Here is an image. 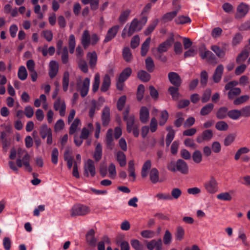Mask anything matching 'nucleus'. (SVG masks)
I'll list each match as a JSON object with an SVG mask.
<instances>
[{
  "instance_id": "393cba45",
  "label": "nucleus",
  "mask_w": 250,
  "mask_h": 250,
  "mask_svg": "<svg viewBox=\"0 0 250 250\" xmlns=\"http://www.w3.org/2000/svg\"><path fill=\"white\" fill-rule=\"evenodd\" d=\"M89 58V64L91 68H94L96 65L97 61V55L95 51L89 52L87 55Z\"/></svg>"
},
{
  "instance_id": "9b49d317",
  "label": "nucleus",
  "mask_w": 250,
  "mask_h": 250,
  "mask_svg": "<svg viewBox=\"0 0 250 250\" xmlns=\"http://www.w3.org/2000/svg\"><path fill=\"white\" fill-rule=\"evenodd\" d=\"M213 133L211 130L207 129L204 130L200 135L197 137V142L200 144L204 141H209L213 137Z\"/></svg>"
},
{
  "instance_id": "de8ad7c7",
  "label": "nucleus",
  "mask_w": 250,
  "mask_h": 250,
  "mask_svg": "<svg viewBox=\"0 0 250 250\" xmlns=\"http://www.w3.org/2000/svg\"><path fill=\"white\" fill-rule=\"evenodd\" d=\"M81 124L79 119L76 118L72 123L70 128L69 133L70 135L73 134L76 131L78 125Z\"/></svg>"
},
{
  "instance_id": "7ed1b4c3",
  "label": "nucleus",
  "mask_w": 250,
  "mask_h": 250,
  "mask_svg": "<svg viewBox=\"0 0 250 250\" xmlns=\"http://www.w3.org/2000/svg\"><path fill=\"white\" fill-rule=\"evenodd\" d=\"M167 169L172 172L178 171L183 174L188 173V166L186 162L182 159H179L176 162L173 161L167 166Z\"/></svg>"
},
{
  "instance_id": "e2e57ef3",
  "label": "nucleus",
  "mask_w": 250,
  "mask_h": 250,
  "mask_svg": "<svg viewBox=\"0 0 250 250\" xmlns=\"http://www.w3.org/2000/svg\"><path fill=\"white\" fill-rule=\"evenodd\" d=\"M140 37L139 35H136L133 37L130 42V46L131 48L135 49L139 45Z\"/></svg>"
},
{
  "instance_id": "a19ab883",
  "label": "nucleus",
  "mask_w": 250,
  "mask_h": 250,
  "mask_svg": "<svg viewBox=\"0 0 250 250\" xmlns=\"http://www.w3.org/2000/svg\"><path fill=\"white\" fill-rule=\"evenodd\" d=\"M18 76V78L22 81H24L27 78V72L24 66H21L19 67Z\"/></svg>"
},
{
  "instance_id": "2eb2a0df",
  "label": "nucleus",
  "mask_w": 250,
  "mask_h": 250,
  "mask_svg": "<svg viewBox=\"0 0 250 250\" xmlns=\"http://www.w3.org/2000/svg\"><path fill=\"white\" fill-rule=\"evenodd\" d=\"M168 78L170 83L176 87H179L182 83L180 76L176 72H171L168 74Z\"/></svg>"
},
{
  "instance_id": "5fc2aeb1",
  "label": "nucleus",
  "mask_w": 250,
  "mask_h": 250,
  "mask_svg": "<svg viewBox=\"0 0 250 250\" xmlns=\"http://www.w3.org/2000/svg\"><path fill=\"white\" fill-rule=\"evenodd\" d=\"M172 240V234L168 230H166L163 237V242L166 245H169Z\"/></svg>"
},
{
  "instance_id": "423d86ee",
  "label": "nucleus",
  "mask_w": 250,
  "mask_h": 250,
  "mask_svg": "<svg viewBox=\"0 0 250 250\" xmlns=\"http://www.w3.org/2000/svg\"><path fill=\"white\" fill-rule=\"evenodd\" d=\"M238 84V82L236 81H231L225 85V89L226 90H229L228 92L229 99H233L237 96L240 95L241 90L239 87H234Z\"/></svg>"
},
{
  "instance_id": "9d476101",
  "label": "nucleus",
  "mask_w": 250,
  "mask_h": 250,
  "mask_svg": "<svg viewBox=\"0 0 250 250\" xmlns=\"http://www.w3.org/2000/svg\"><path fill=\"white\" fill-rule=\"evenodd\" d=\"M54 108L56 111H59L61 116L63 117L65 115L66 105L64 100H62L58 97L54 103Z\"/></svg>"
},
{
  "instance_id": "bf43d9fd",
  "label": "nucleus",
  "mask_w": 250,
  "mask_h": 250,
  "mask_svg": "<svg viewBox=\"0 0 250 250\" xmlns=\"http://www.w3.org/2000/svg\"><path fill=\"white\" fill-rule=\"evenodd\" d=\"M62 61L63 63L66 64L68 62V52L67 46H64L62 53Z\"/></svg>"
},
{
  "instance_id": "13d9d810",
  "label": "nucleus",
  "mask_w": 250,
  "mask_h": 250,
  "mask_svg": "<svg viewBox=\"0 0 250 250\" xmlns=\"http://www.w3.org/2000/svg\"><path fill=\"white\" fill-rule=\"evenodd\" d=\"M207 61L210 63L215 64L217 63L215 55L209 50H207Z\"/></svg>"
},
{
  "instance_id": "f03ea898",
  "label": "nucleus",
  "mask_w": 250,
  "mask_h": 250,
  "mask_svg": "<svg viewBox=\"0 0 250 250\" xmlns=\"http://www.w3.org/2000/svg\"><path fill=\"white\" fill-rule=\"evenodd\" d=\"M100 37L97 34L94 33L91 36L88 30H85L82 35L81 42L83 48L86 49L89 45H95L100 41Z\"/></svg>"
},
{
  "instance_id": "37998d69",
  "label": "nucleus",
  "mask_w": 250,
  "mask_h": 250,
  "mask_svg": "<svg viewBox=\"0 0 250 250\" xmlns=\"http://www.w3.org/2000/svg\"><path fill=\"white\" fill-rule=\"evenodd\" d=\"M210 49L216 54L219 58L224 57L225 52L220 47L217 45H213L210 47Z\"/></svg>"
},
{
  "instance_id": "412c9836",
  "label": "nucleus",
  "mask_w": 250,
  "mask_h": 250,
  "mask_svg": "<svg viewBox=\"0 0 250 250\" xmlns=\"http://www.w3.org/2000/svg\"><path fill=\"white\" fill-rule=\"evenodd\" d=\"M149 179L151 182L155 184L159 181V172L158 169L155 168H152L149 172Z\"/></svg>"
},
{
  "instance_id": "774afa93",
  "label": "nucleus",
  "mask_w": 250,
  "mask_h": 250,
  "mask_svg": "<svg viewBox=\"0 0 250 250\" xmlns=\"http://www.w3.org/2000/svg\"><path fill=\"white\" fill-rule=\"evenodd\" d=\"M192 158L194 162L199 163L201 162L202 156L201 152L199 150H196L192 155Z\"/></svg>"
},
{
  "instance_id": "6e6d98bb",
  "label": "nucleus",
  "mask_w": 250,
  "mask_h": 250,
  "mask_svg": "<svg viewBox=\"0 0 250 250\" xmlns=\"http://www.w3.org/2000/svg\"><path fill=\"white\" fill-rule=\"evenodd\" d=\"M215 128L219 131H226L228 130L229 125L224 121H219L216 123Z\"/></svg>"
},
{
  "instance_id": "5701e85b",
  "label": "nucleus",
  "mask_w": 250,
  "mask_h": 250,
  "mask_svg": "<svg viewBox=\"0 0 250 250\" xmlns=\"http://www.w3.org/2000/svg\"><path fill=\"white\" fill-rule=\"evenodd\" d=\"M151 165V161L150 160H147L144 162L142 167V177H146L148 175Z\"/></svg>"
},
{
  "instance_id": "6e6552de",
  "label": "nucleus",
  "mask_w": 250,
  "mask_h": 250,
  "mask_svg": "<svg viewBox=\"0 0 250 250\" xmlns=\"http://www.w3.org/2000/svg\"><path fill=\"white\" fill-rule=\"evenodd\" d=\"M89 84L90 79L88 78L84 79L83 82L82 84H81V78L77 79V88L78 90L80 91V94L82 97H84L87 94L89 90Z\"/></svg>"
},
{
  "instance_id": "b1692460",
  "label": "nucleus",
  "mask_w": 250,
  "mask_h": 250,
  "mask_svg": "<svg viewBox=\"0 0 250 250\" xmlns=\"http://www.w3.org/2000/svg\"><path fill=\"white\" fill-rule=\"evenodd\" d=\"M214 105L212 103H209L204 105L200 110V113L202 116H207L209 114L214 108Z\"/></svg>"
},
{
  "instance_id": "4be33fe9",
  "label": "nucleus",
  "mask_w": 250,
  "mask_h": 250,
  "mask_svg": "<svg viewBox=\"0 0 250 250\" xmlns=\"http://www.w3.org/2000/svg\"><path fill=\"white\" fill-rule=\"evenodd\" d=\"M167 130L168 131L166 136V144L167 146H168L173 140L175 136V131L170 126L167 127Z\"/></svg>"
},
{
  "instance_id": "3c124183",
  "label": "nucleus",
  "mask_w": 250,
  "mask_h": 250,
  "mask_svg": "<svg viewBox=\"0 0 250 250\" xmlns=\"http://www.w3.org/2000/svg\"><path fill=\"white\" fill-rule=\"evenodd\" d=\"M100 83V76L99 73H97L95 74L94 77V81L92 85V91L93 92H96L99 87Z\"/></svg>"
},
{
  "instance_id": "052dcab7",
  "label": "nucleus",
  "mask_w": 250,
  "mask_h": 250,
  "mask_svg": "<svg viewBox=\"0 0 250 250\" xmlns=\"http://www.w3.org/2000/svg\"><path fill=\"white\" fill-rule=\"evenodd\" d=\"M126 100V97L125 95L121 96L118 100L117 103V107L119 111L123 110Z\"/></svg>"
},
{
  "instance_id": "ea45409f",
  "label": "nucleus",
  "mask_w": 250,
  "mask_h": 250,
  "mask_svg": "<svg viewBox=\"0 0 250 250\" xmlns=\"http://www.w3.org/2000/svg\"><path fill=\"white\" fill-rule=\"evenodd\" d=\"M69 82V75L68 72H65L63 75L62 79V88L64 91H66Z\"/></svg>"
},
{
  "instance_id": "338daca9",
  "label": "nucleus",
  "mask_w": 250,
  "mask_h": 250,
  "mask_svg": "<svg viewBox=\"0 0 250 250\" xmlns=\"http://www.w3.org/2000/svg\"><path fill=\"white\" fill-rule=\"evenodd\" d=\"M211 91L210 89H207L202 96L201 101L203 103L208 102L210 98Z\"/></svg>"
},
{
  "instance_id": "f3484780",
  "label": "nucleus",
  "mask_w": 250,
  "mask_h": 250,
  "mask_svg": "<svg viewBox=\"0 0 250 250\" xmlns=\"http://www.w3.org/2000/svg\"><path fill=\"white\" fill-rule=\"evenodd\" d=\"M224 66L222 64H219L217 66L212 76L214 83H218L221 81Z\"/></svg>"
},
{
  "instance_id": "c85d7f7f",
  "label": "nucleus",
  "mask_w": 250,
  "mask_h": 250,
  "mask_svg": "<svg viewBox=\"0 0 250 250\" xmlns=\"http://www.w3.org/2000/svg\"><path fill=\"white\" fill-rule=\"evenodd\" d=\"M116 158L121 167H124L126 165V156L123 152L121 151H118L116 153Z\"/></svg>"
},
{
  "instance_id": "72a5a7b5",
  "label": "nucleus",
  "mask_w": 250,
  "mask_h": 250,
  "mask_svg": "<svg viewBox=\"0 0 250 250\" xmlns=\"http://www.w3.org/2000/svg\"><path fill=\"white\" fill-rule=\"evenodd\" d=\"M228 116L232 120H237L241 116L240 110L233 109L228 111Z\"/></svg>"
},
{
  "instance_id": "aec40b11",
  "label": "nucleus",
  "mask_w": 250,
  "mask_h": 250,
  "mask_svg": "<svg viewBox=\"0 0 250 250\" xmlns=\"http://www.w3.org/2000/svg\"><path fill=\"white\" fill-rule=\"evenodd\" d=\"M122 56L125 62H131L133 56L130 49L127 47H124L122 51Z\"/></svg>"
},
{
  "instance_id": "39448f33",
  "label": "nucleus",
  "mask_w": 250,
  "mask_h": 250,
  "mask_svg": "<svg viewBox=\"0 0 250 250\" xmlns=\"http://www.w3.org/2000/svg\"><path fill=\"white\" fill-rule=\"evenodd\" d=\"M90 208L83 204H76L73 206L70 211L72 217L84 216L90 212Z\"/></svg>"
},
{
  "instance_id": "c03bdc74",
  "label": "nucleus",
  "mask_w": 250,
  "mask_h": 250,
  "mask_svg": "<svg viewBox=\"0 0 250 250\" xmlns=\"http://www.w3.org/2000/svg\"><path fill=\"white\" fill-rule=\"evenodd\" d=\"M190 19L188 16H179L177 17L175 20V23L177 24H184L191 22Z\"/></svg>"
},
{
  "instance_id": "f8f14e48",
  "label": "nucleus",
  "mask_w": 250,
  "mask_h": 250,
  "mask_svg": "<svg viewBox=\"0 0 250 250\" xmlns=\"http://www.w3.org/2000/svg\"><path fill=\"white\" fill-rule=\"evenodd\" d=\"M249 11L248 6L243 3H241L237 7V12L235 15V18L239 19L244 17Z\"/></svg>"
},
{
  "instance_id": "e433bc0d",
  "label": "nucleus",
  "mask_w": 250,
  "mask_h": 250,
  "mask_svg": "<svg viewBox=\"0 0 250 250\" xmlns=\"http://www.w3.org/2000/svg\"><path fill=\"white\" fill-rule=\"evenodd\" d=\"M82 2L85 5L89 3L92 10H96L99 7V0H82Z\"/></svg>"
},
{
  "instance_id": "4c0bfd02",
  "label": "nucleus",
  "mask_w": 250,
  "mask_h": 250,
  "mask_svg": "<svg viewBox=\"0 0 250 250\" xmlns=\"http://www.w3.org/2000/svg\"><path fill=\"white\" fill-rule=\"evenodd\" d=\"M145 66L146 69L149 72H152L154 69V63L152 59L149 57H147L145 60Z\"/></svg>"
},
{
  "instance_id": "4468645a",
  "label": "nucleus",
  "mask_w": 250,
  "mask_h": 250,
  "mask_svg": "<svg viewBox=\"0 0 250 250\" xmlns=\"http://www.w3.org/2000/svg\"><path fill=\"white\" fill-rule=\"evenodd\" d=\"M174 41V39L173 37L169 38L158 46L157 48L158 52L159 53H162L167 51L168 49L172 45Z\"/></svg>"
},
{
  "instance_id": "58836bf2",
  "label": "nucleus",
  "mask_w": 250,
  "mask_h": 250,
  "mask_svg": "<svg viewBox=\"0 0 250 250\" xmlns=\"http://www.w3.org/2000/svg\"><path fill=\"white\" fill-rule=\"evenodd\" d=\"M76 46L75 38L74 35L71 34L69 36L68 40V46L69 52L71 54L74 53Z\"/></svg>"
},
{
  "instance_id": "20e7f679",
  "label": "nucleus",
  "mask_w": 250,
  "mask_h": 250,
  "mask_svg": "<svg viewBox=\"0 0 250 250\" xmlns=\"http://www.w3.org/2000/svg\"><path fill=\"white\" fill-rule=\"evenodd\" d=\"M139 21L137 19H134L132 20L129 25L126 24L122 33V37L125 39L126 37H130L136 31L139 30L138 27Z\"/></svg>"
},
{
  "instance_id": "864d4df0",
  "label": "nucleus",
  "mask_w": 250,
  "mask_h": 250,
  "mask_svg": "<svg viewBox=\"0 0 250 250\" xmlns=\"http://www.w3.org/2000/svg\"><path fill=\"white\" fill-rule=\"evenodd\" d=\"M158 22V20H156L154 21H153V22L150 24H149V26L147 27V28L145 30V31H144V34L146 36H147L151 34L156 27Z\"/></svg>"
},
{
  "instance_id": "a18cd8bd",
  "label": "nucleus",
  "mask_w": 250,
  "mask_h": 250,
  "mask_svg": "<svg viewBox=\"0 0 250 250\" xmlns=\"http://www.w3.org/2000/svg\"><path fill=\"white\" fill-rule=\"evenodd\" d=\"M150 41V37H148L142 44V56L146 55L147 52L149 49Z\"/></svg>"
},
{
  "instance_id": "0eeeda50",
  "label": "nucleus",
  "mask_w": 250,
  "mask_h": 250,
  "mask_svg": "<svg viewBox=\"0 0 250 250\" xmlns=\"http://www.w3.org/2000/svg\"><path fill=\"white\" fill-rule=\"evenodd\" d=\"M204 187L208 193L214 194L216 192L218 191V183L215 178L213 176H210L209 180L204 184Z\"/></svg>"
},
{
  "instance_id": "49530a36",
  "label": "nucleus",
  "mask_w": 250,
  "mask_h": 250,
  "mask_svg": "<svg viewBox=\"0 0 250 250\" xmlns=\"http://www.w3.org/2000/svg\"><path fill=\"white\" fill-rule=\"evenodd\" d=\"M127 124V131L128 132L132 131V128L135 127L136 125L134 123V117L133 116H130L129 118H127V120H125Z\"/></svg>"
},
{
  "instance_id": "a878e982",
  "label": "nucleus",
  "mask_w": 250,
  "mask_h": 250,
  "mask_svg": "<svg viewBox=\"0 0 250 250\" xmlns=\"http://www.w3.org/2000/svg\"><path fill=\"white\" fill-rule=\"evenodd\" d=\"M249 51L246 47L236 58V62L240 63L244 62L249 56Z\"/></svg>"
},
{
  "instance_id": "a211bd4d",
  "label": "nucleus",
  "mask_w": 250,
  "mask_h": 250,
  "mask_svg": "<svg viewBox=\"0 0 250 250\" xmlns=\"http://www.w3.org/2000/svg\"><path fill=\"white\" fill-rule=\"evenodd\" d=\"M102 121L103 126H107L110 122V108L108 106L104 107L102 111Z\"/></svg>"
},
{
  "instance_id": "c756f323",
  "label": "nucleus",
  "mask_w": 250,
  "mask_h": 250,
  "mask_svg": "<svg viewBox=\"0 0 250 250\" xmlns=\"http://www.w3.org/2000/svg\"><path fill=\"white\" fill-rule=\"evenodd\" d=\"M113 130L112 129H109L106 134V138H105V143L108 147H109L110 149L112 148L113 144Z\"/></svg>"
},
{
  "instance_id": "0e129e2a",
  "label": "nucleus",
  "mask_w": 250,
  "mask_h": 250,
  "mask_svg": "<svg viewBox=\"0 0 250 250\" xmlns=\"http://www.w3.org/2000/svg\"><path fill=\"white\" fill-rule=\"evenodd\" d=\"M249 99V96L248 95H245L241 96L237 98H236L233 102V104L235 105H240L244 102H246Z\"/></svg>"
},
{
  "instance_id": "bb28decb",
  "label": "nucleus",
  "mask_w": 250,
  "mask_h": 250,
  "mask_svg": "<svg viewBox=\"0 0 250 250\" xmlns=\"http://www.w3.org/2000/svg\"><path fill=\"white\" fill-rule=\"evenodd\" d=\"M132 72L131 69L129 67H127L124 69L123 71L121 72L119 77L118 78V80L121 82H125V81L130 76Z\"/></svg>"
},
{
  "instance_id": "c9c22d12",
  "label": "nucleus",
  "mask_w": 250,
  "mask_h": 250,
  "mask_svg": "<svg viewBox=\"0 0 250 250\" xmlns=\"http://www.w3.org/2000/svg\"><path fill=\"white\" fill-rule=\"evenodd\" d=\"M171 95L172 98L174 100H177L179 97V87L170 86L168 90Z\"/></svg>"
},
{
  "instance_id": "603ef678",
  "label": "nucleus",
  "mask_w": 250,
  "mask_h": 250,
  "mask_svg": "<svg viewBox=\"0 0 250 250\" xmlns=\"http://www.w3.org/2000/svg\"><path fill=\"white\" fill-rule=\"evenodd\" d=\"M185 235V230L181 226H178L176 228V231L175 233V237L176 240L181 241Z\"/></svg>"
},
{
  "instance_id": "680f3d73",
  "label": "nucleus",
  "mask_w": 250,
  "mask_h": 250,
  "mask_svg": "<svg viewBox=\"0 0 250 250\" xmlns=\"http://www.w3.org/2000/svg\"><path fill=\"white\" fill-rule=\"evenodd\" d=\"M168 117V114L167 111L164 110L162 111L161 115L160 117V119L159 121V125L161 126L164 125L165 123L167 122V119Z\"/></svg>"
},
{
  "instance_id": "473e14b6",
  "label": "nucleus",
  "mask_w": 250,
  "mask_h": 250,
  "mask_svg": "<svg viewBox=\"0 0 250 250\" xmlns=\"http://www.w3.org/2000/svg\"><path fill=\"white\" fill-rule=\"evenodd\" d=\"M228 109L226 107H221L216 112V117L218 119H223L228 116Z\"/></svg>"
},
{
  "instance_id": "79ce46f5",
  "label": "nucleus",
  "mask_w": 250,
  "mask_h": 250,
  "mask_svg": "<svg viewBox=\"0 0 250 250\" xmlns=\"http://www.w3.org/2000/svg\"><path fill=\"white\" fill-rule=\"evenodd\" d=\"M250 151V149L247 147L240 148L235 154L234 159L236 161L238 160L242 154L248 153Z\"/></svg>"
},
{
  "instance_id": "ddd939ff",
  "label": "nucleus",
  "mask_w": 250,
  "mask_h": 250,
  "mask_svg": "<svg viewBox=\"0 0 250 250\" xmlns=\"http://www.w3.org/2000/svg\"><path fill=\"white\" fill-rule=\"evenodd\" d=\"M146 248L149 250H162L163 242L161 239H153L146 244Z\"/></svg>"
},
{
  "instance_id": "dca6fc26",
  "label": "nucleus",
  "mask_w": 250,
  "mask_h": 250,
  "mask_svg": "<svg viewBox=\"0 0 250 250\" xmlns=\"http://www.w3.org/2000/svg\"><path fill=\"white\" fill-rule=\"evenodd\" d=\"M119 29V25H115L110 28L107 32L104 42H107L112 40L116 36Z\"/></svg>"
},
{
  "instance_id": "69168bd1",
  "label": "nucleus",
  "mask_w": 250,
  "mask_h": 250,
  "mask_svg": "<svg viewBox=\"0 0 250 250\" xmlns=\"http://www.w3.org/2000/svg\"><path fill=\"white\" fill-rule=\"evenodd\" d=\"M158 126V122L157 119L153 117L151 119L150 125H149V129L150 131L152 133L155 132L157 129Z\"/></svg>"
},
{
  "instance_id": "4d7b16f0",
  "label": "nucleus",
  "mask_w": 250,
  "mask_h": 250,
  "mask_svg": "<svg viewBox=\"0 0 250 250\" xmlns=\"http://www.w3.org/2000/svg\"><path fill=\"white\" fill-rule=\"evenodd\" d=\"M55 51L54 46H50L47 50V45H44L42 50V54L43 56H46L48 53L50 55H53Z\"/></svg>"
},
{
  "instance_id": "cd10ccee",
  "label": "nucleus",
  "mask_w": 250,
  "mask_h": 250,
  "mask_svg": "<svg viewBox=\"0 0 250 250\" xmlns=\"http://www.w3.org/2000/svg\"><path fill=\"white\" fill-rule=\"evenodd\" d=\"M110 78L108 75H105L104 77L102 86L101 87V90L102 92H106L109 89L110 85Z\"/></svg>"
},
{
  "instance_id": "f704fd0d",
  "label": "nucleus",
  "mask_w": 250,
  "mask_h": 250,
  "mask_svg": "<svg viewBox=\"0 0 250 250\" xmlns=\"http://www.w3.org/2000/svg\"><path fill=\"white\" fill-rule=\"evenodd\" d=\"M149 119V111L145 106H142V123L146 124Z\"/></svg>"
},
{
  "instance_id": "2f4dec72",
  "label": "nucleus",
  "mask_w": 250,
  "mask_h": 250,
  "mask_svg": "<svg viewBox=\"0 0 250 250\" xmlns=\"http://www.w3.org/2000/svg\"><path fill=\"white\" fill-rule=\"evenodd\" d=\"M102 156V147L101 144L98 143L95 148L94 158L96 162H99Z\"/></svg>"
},
{
  "instance_id": "6ab92c4d",
  "label": "nucleus",
  "mask_w": 250,
  "mask_h": 250,
  "mask_svg": "<svg viewBox=\"0 0 250 250\" xmlns=\"http://www.w3.org/2000/svg\"><path fill=\"white\" fill-rule=\"evenodd\" d=\"M59 70V65L58 63L51 61L49 63V75L51 79L54 78L58 74Z\"/></svg>"
},
{
  "instance_id": "1a4fd4ad",
  "label": "nucleus",
  "mask_w": 250,
  "mask_h": 250,
  "mask_svg": "<svg viewBox=\"0 0 250 250\" xmlns=\"http://www.w3.org/2000/svg\"><path fill=\"white\" fill-rule=\"evenodd\" d=\"M83 168V174L85 176L88 177L89 175V173L92 177L95 176L96 174L95 167L93 160L88 159L86 163L84 164Z\"/></svg>"
},
{
  "instance_id": "f257e3e1",
  "label": "nucleus",
  "mask_w": 250,
  "mask_h": 250,
  "mask_svg": "<svg viewBox=\"0 0 250 250\" xmlns=\"http://www.w3.org/2000/svg\"><path fill=\"white\" fill-rule=\"evenodd\" d=\"M18 159L16 160V165L18 167H21L23 166L25 169L31 172L32 168L30 165L31 157L27 151L21 148H19L17 150Z\"/></svg>"
},
{
  "instance_id": "09e8293b",
  "label": "nucleus",
  "mask_w": 250,
  "mask_h": 250,
  "mask_svg": "<svg viewBox=\"0 0 250 250\" xmlns=\"http://www.w3.org/2000/svg\"><path fill=\"white\" fill-rule=\"evenodd\" d=\"M50 133H52L51 130L46 125H42L41 127L40 135L42 139H45Z\"/></svg>"
},
{
  "instance_id": "8fccbe9b",
  "label": "nucleus",
  "mask_w": 250,
  "mask_h": 250,
  "mask_svg": "<svg viewBox=\"0 0 250 250\" xmlns=\"http://www.w3.org/2000/svg\"><path fill=\"white\" fill-rule=\"evenodd\" d=\"M128 171L129 173V176L133 178V181H134L136 178L135 173L134 162L133 160H130L128 162Z\"/></svg>"
},
{
  "instance_id": "7c9ffc66",
  "label": "nucleus",
  "mask_w": 250,
  "mask_h": 250,
  "mask_svg": "<svg viewBox=\"0 0 250 250\" xmlns=\"http://www.w3.org/2000/svg\"><path fill=\"white\" fill-rule=\"evenodd\" d=\"M177 10H175L170 12L167 13L163 16L162 18V20L164 22H167L171 21L177 15Z\"/></svg>"
}]
</instances>
